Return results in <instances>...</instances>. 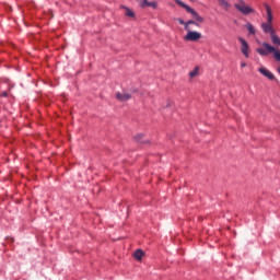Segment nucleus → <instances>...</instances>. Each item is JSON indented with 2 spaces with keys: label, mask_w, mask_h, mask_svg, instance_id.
<instances>
[{
  "label": "nucleus",
  "mask_w": 280,
  "mask_h": 280,
  "mask_svg": "<svg viewBox=\"0 0 280 280\" xmlns=\"http://www.w3.org/2000/svg\"><path fill=\"white\" fill-rule=\"evenodd\" d=\"M246 30L248 31V34L252 36H255L257 34V28L252 23L245 24Z\"/></svg>",
  "instance_id": "ddd939ff"
},
{
  "label": "nucleus",
  "mask_w": 280,
  "mask_h": 280,
  "mask_svg": "<svg viewBox=\"0 0 280 280\" xmlns=\"http://www.w3.org/2000/svg\"><path fill=\"white\" fill-rule=\"evenodd\" d=\"M267 23H272L275 16L272 15V8L265 4Z\"/></svg>",
  "instance_id": "6e6552de"
},
{
  "label": "nucleus",
  "mask_w": 280,
  "mask_h": 280,
  "mask_svg": "<svg viewBox=\"0 0 280 280\" xmlns=\"http://www.w3.org/2000/svg\"><path fill=\"white\" fill-rule=\"evenodd\" d=\"M257 54L259 56H268V54H272V57L277 62H280V49L276 48L275 46L268 44V43H262L260 47L256 49ZM278 73H280V65L277 68Z\"/></svg>",
  "instance_id": "f257e3e1"
},
{
  "label": "nucleus",
  "mask_w": 280,
  "mask_h": 280,
  "mask_svg": "<svg viewBox=\"0 0 280 280\" xmlns=\"http://www.w3.org/2000/svg\"><path fill=\"white\" fill-rule=\"evenodd\" d=\"M234 8L241 12V14H255V9H253L250 5L246 4V1L238 0V3L234 4Z\"/></svg>",
  "instance_id": "7ed1b4c3"
},
{
  "label": "nucleus",
  "mask_w": 280,
  "mask_h": 280,
  "mask_svg": "<svg viewBox=\"0 0 280 280\" xmlns=\"http://www.w3.org/2000/svg\"><path fill=\"white\" fill-rule=\"evenodd\" d=\"M262 32L265 34H269V35H272L275 34V28L272 27V23H269V22H264L261 25H260Z\"/></svg>",
  "instance_id": "0eeeda50"
},
{
  "label": "nucleus",
  "mask_w": 280,
  "mask_h": 280,
  "mask_svg": "<svg viewBox=\"0 0 280 280\" xmlns=\"http://www.w3.org/2000/svg\"><path fill=\"white\" fill-rule=\"evenodd\" d=\"M218 3L222 10L229 11L231 10V3L228 0H218Z\"/></svg>",
  "instance_id": "9b49d317"
},
{
  "label": "nucleus",
  "mask_w": 280,
  "mask_h": 280,
  "mask_svg": "<svg viewBox=\"0 0 280 280\" xmlns=\"http://www.w3.org/2000/svg\"><path fill=\"white\" fill-rule=\"evenodd\" d=\"M178 23L186 28L187 22H184L183 19H178Z\"/></svg>",
  "instance_id": "6ab92c4d"
},
{
  "label": "nucleus",
  "mask_w": 280,
  "mask_h": 280,
  "mask_svg": "<svg viewBox=\"0 0 280 280\" xmlns=\"http://www.w3.org/2000/svg\"><path fill=\"white\" fill-rule=\"evenodd\" d=\"M258 72H260L261 75H264V78H267V80H277L275 78V74L272 72H270V70H268L266 67L260 66L258 68Z\"/></svg>",
  "instance_id": "423d86ee"
},
{
  "label": "nucleus",
  "mask_w": 280,
  "mask_h": 280,
  "mask_svg": "<svg viewBox=\"0 0 280 280\" xmlns=\"http://www.w3.org/2000/svg\"><path fill=\"white\" fill-rule=\"evenodd\" d=\"M175 3H177V5H180V8H184V10H186V12H188L189 14H191L192 19L195 20L196 23H205V18L200 16V14H198V12H196V10H194L191 7L185 4V2L180 1V0H174Z\"/></svg>",
  "instance_id": "f03ea898"
},
{
  "label": "nucleus",
  "mask_w": 280,
  "mask_h": 280,
  "mask_svg": "<svg viewBox=\"0 0 280 280\" xmlns=\"http://www.w3.org/2000/svg\"><path fill=\"white\" fill-rule=\"evenodd\" d=\"M139 3V8H149L150 7V1L148 0H137Z\"/></svg>",
  "instance_id": "dca6fc26"
},
{
  "label": "nucleus",
  "mask_w": 280,
  "mask_h": 280,
  "mask_svg": "<svg viewBox=\"0 0 280 280\" xmlns=\"http://www.w3.org/2000/svg\"><path fill=\"white\" fill-rule=\"evenodd\" d=\"M198 75H200V67L197 66L189 72V78L194 80V78H198Z\"/></svg>",
  "instance_id": "f8f14e48"
},
{
  "label": "nucleus",
  "mask_w": 280,
  "mask_h": 280,
  "mask_svg": "<svg viewBox=\"0 0 280 280\" xmlns=\"http://www.w3.org/2000/svg\"><path fill=\"white\" fill-rule=\"evenodd\" d=\"M143 257H145V252L143 249H137L133 253V259H136L137 261H141V259H143Z\"/></svg>",
  "instance_id": "9d476101"
},
{
  "label": "nucleus",
  "mask_w": 280,
  "mask_h": 280,
  "mask_svg": "<svg viewBox=\"0 0 280 280\" xmlns=\"http://www.w3.org/2000/svg\"><path fill=\"white\" fill-rule=\"evenodd\" d=\"M117 100H120V102H128L130 100L131 95L127 92H118L116 93Z\"/></svg>",
  "instance_id": "1a4fd4ad"
},
{
  "label": "nucleus",
  "mask_w": 280,
  "mask_h": 280,
  "mask_svg": "<svg viewBox=\"0 0 280 280\" xmlns=\"http://www.w3.org/2000/svg\"><path fill=\"white\" fill-rule=\"evenodd\" d=\"M270 38H271L272 45L280 47V38L277 36V32L271 33Z\"/></svg>",
  "instance_id": "4468645a"
},
{
  "label": "nucleus",
  "mask_w": 280,
  "mask_h": 280,
  "mask_svg": "<svg viewBox=\"0 0 280 280\" xmlns=\"http://www.w3.org/2000/svg\"><path fill=\"white\" fill-rule=\"evenodd\" d=\"M186 32L187 34L184 36V40L188 43H196L202 38V34L198 31H191L190 28Z\"/></svg>",
  "instance_id": "20e7f679"
},
{
  "label": "nucleus",
  "mask_w": 280,
  "mask_h": 280,
  "mask_svg": "<svg viewBox=\"0 0 280 280\" xmlns=\"http://www.w3.org/2000/svg\"><path fill=\"white\" fill-rule=\"evenodd\" d=\"M122 10H125V16H128L129 19H135V11H132L128 7H122Z\"/></svg>",
  "instance_id": "2eb2a0df"
},
{
  "label": "nucleus",
  "mask_w": 280,
  "mask_h": 280,
  "mask_svg": "<svg viewBox=\"0 0 280 280\" xmlns=\"http://www.w3.org/2000/svg\"><path fill=\"white\" fill-rule=\"evenodd\" d=\"M238 43H241V52L245 58H248L249 51H250V46H248V42L244 39L243 37H238Z\"/></svg>",
  "instance_id": "39448f33"
},
{
  "label": "nucleus",
  "mask_w": 280,
  "mask_h": 280,
  "mask_svg": "<svg viewBox=\"0 0 280 280\" xmlns=\"http://www.w3.org/2000/svg\"><path fill=\"white\" fill-rule=\"evenodd\" d=\"M149 8H152V10H156L159 8L158 1H149Z\"/></svg>",
  "instance_id": "a211bd4d"
},
{
  "label": "nucleus",
  "mask_w": 280,
  "mask_h": 280,
  "mask_svg": "<svg viewBox=\"0 0 280 280\" xmlns=\"http://www.w3.org/2000/svg\"><path fill=\"white\" fill-rule=\"evenodd\" d=\"M0 95H1L2 97H8V92H2V93H0Z\"/></svg>",
  "instance_id": "aec40b11"
},
{
  "label": "nucleus",
  "mask_w": 280,
  "mask_h": 280,
  "mask_svg": "<svg viewBox=\"0 0 280 280\" xmlns=\"http://www.w3.org/2000/svg\"><path fill=\"white\" fill-rule=\"evenodd\" d=\"M190 25H196L198 27V22L194 21V20H189L188 22H186V31H189L191 30V26Z\"/></svg>",
  "instance_id": "f3484780"
},
{
  "label": "nucleus",
  "mask_w": 280,
  "mask_h": 280,
  "mask_svg": "<svg viewBox=\"0 0 280 280\" xmlns=\"http://www.w3.org/2000/svg\"><path fill=\"white\" fill-rule=\"evenodd\" d=\"M241 67L244 69V67H246V62H241Z\"/></svg>",
  "instance_id": "412c9836"
}]
</instances>
